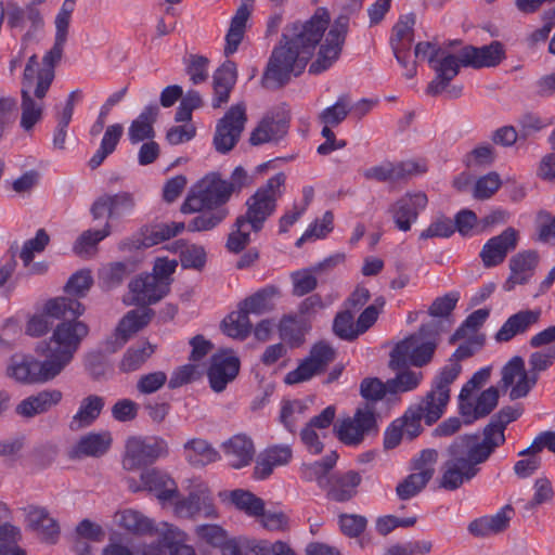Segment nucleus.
I'll list each match as a JSON object with an SVG mask.
<instances>
[{
  "label": "nucleus",
  "mask_w": 555,
  "mask_h": 555,
  "mask_svg": "<svg viewBox=\"0 0 555 555\" xmlns=\"http://www.w3.org/2000/svg\"><path fill=\"white\" fill-rule=\"evenodd\" d=\"M230 499L237 509L248 516L259 517L260 514H263V500L249 491L242 489L234 490L230 493Z\"/></svg>",
  "instance_id": "603ef678"
},
{
  "label": "nucleus",
  "mask_w": 555,
  "mask_h": 555,
  "mask_svg": "<svg viewBox=\"0 0 555 555\" xmlns=\"http://www.w3.org/2000/svg\"><path fill=\"white\" fill-rule=\"evenodd\" d=\"M159 108L157 105H149L144 107L139 117L134 119L129 129L128 137L132 144H138L144 140L153 139L155 131L153 124L156 120Z\"/></svg>",
  "instance_id": "ea45409f"
},
{
  "label": "nucleus",
  "mask_w": 555,
  "mask_h": 555,
  "mask_svg": "<svg viewBox=\"0 0 555 555\" xmlns=\"http://www.w3.org/2000/svg\"><path fill=\"white\" fill-rule=\"evenodd\" d=\"M122 133L124 128L120 124L111 125L105 129L100 147L89 160V167L91 169L100 167L105 158L115 151Z\"/></svg>",
  "instance_id": "37998d69"
},
{
  "label": "nucleus",
  "mask_w": 555,
  "mask_h": 555,
  "mask_svg": "<svg viewBox=\"0 0 555 555\" xmlns=\"http://www.w3.org/2000/svg\"><path fill=\"white\" fill-rule=\"evenodd\" d=\"M153 315L154 311L150 308L130 310L119 320L116 326L118 333H122L130 339L151 322Z\"/></svg>",
  "instance_id": "c03bdc74"
},
{
  "label": "nucleus",
  "mask_w": 555,
  "mask_h": 555,
  "mask_svg": "<svg viewBox=\"0 0 555 555\" xmlns=\"http://www.w3.org/2000/svg\"><path fill=\"white\" fill-rule=\"evenodd\" d=\"M168 454L167 441L158 436H133L127 439L122 466L134 470L156 462Z\"/></svg>",
  "instance_id": "9d476101"
},
{
  "label": "nucleus",
  "mask_w": 555,
  "mask_h": 555,
  "mask_svg": "<svg viewBox=\"0 0 555 555\" xmlns=\"http://www.w3.org/2000/svg\"><path fill=\"white\" fill-rule=\"evenodd\" d=\"M112 436L108 431L89 433L82 436L72 450V457H100L111 448Z\"/></svg>",
  "instance_id": "2f4dec72"
},
{
  "label": "nucleus",
  "mask_w": 555,
  "mask_h": 555,
  "mask_svg": "<svg viewBox=\"0 0 555 555\" xmlns=\"http://www.w3.org/2000/svg\"><path fill=\"white\" fill-rule=\"evenodd\" d=\"M309 60L294 44H288L282 39L281 44L271 54L262 85L269 89L282 87L291 79L292 75H300Z\"/></svg>",
  "instance_id": "423d86ee"
},
{
  "label": "nucleus",
  "mask_w": 555,
  "mask_h": 555,
  "mask_svg": "<svg viewBox=\"0 0 555 555\" xmlns=\"http://www.w3.org/2000/svg\"><path fill=\"white\" fill-rule=\"evenodd\" d=\"M537 379L535 374L526 371L524 359L514 357L502 369L501 386L504 389L511 388L509 398L516 400L526 397Z\"/></svg>",
  "instance_id": "6ab92c4d"
},
{
  "label": "nucleus",
  "mask_w": 555,
  "mask_h": 555,
  "mask_svg": "<svg viewBox=\"0 0 555 555\" xmlns=\"http://www.w3.org/2000/svg\"><path fill=\"white\" fill-rule=\"evenodd\" d=\"M521 414L519 409L504 406L491 417L483 428L482 440L476 435L456 438L448 448V460L441 467L440 487L453 491L473 479L479 472L478 465L486 462L494 450L505 442V428Z\"/></svg>",
  "instance_id": "f257e3e1"
},
{
  "label": "nucleus",
  "mask_w": 555,
  "mask_h": 555,
  "mask_svg": "<svg viewBox=\"0 0 555 555\" xmlns=\"http://www.w3.org/2000/svg\"><path fill=\"white\" fill-rule=\"evenodd\" d=\"M293 456V451L289 446L286 444H274L268 447L263 452L260 453L254 475L257 479L268 478L273 469L278 466H284L289 463Z\"/></svg>",
  "instance_id": "c85d7f7f"
},
{
  "label": "nucleus",
  "mask_w": 555,
  "mask_h": 555,
  "mask_svg": "<svg viewBox=\"0 0 555 555\" xmlns=\"http://www.w3.org/2000/svg\"><path fill=\"white\" fill-rule=\"evenodd\" d=\"M361 480L360 474L354 470L332 475L330 483L325 488L327 489V496L336 502L348 501L356 495Z\"/></svg>",
  "instance_id": "f704fd0d"
},
{
  "label": "nucleus",
  "mask_w": 555,
  "mask_h": 555,
  "mask_svg": "<svg viewBox=\"0 0 555 555\" xmlns=\"http://www.w3.org/2000/svg\"><path fill=\"white\" fill-rule=\"evenodd\" d=\"M112 233V225L105 222L102 229L87 230L81 233L74 244V251L82 257L90 256L94 253L96 245Z\"/></svg>",
  "instance_id": "de8ad7c7"
},
{
  "label": "nucleus",
  "mask_w": 555,
  "mask_h": 555,
  "mask_svg": "<svg viewBox=\"0 0 555 555\" xmlns=\"http://www.w3.org/2000/svg\"><path fill=\"white\" fill-rule=\"evenodd\" d=\"M255 0H242L234 16L231 20L230 28L225 36L224 54L227 56L237 51L243 40L246 23L250 16Z\"/></svg>",
  "instance_id": "c756f323"
},
{
  "label": "nucleus",
  "mask_w": 555,
  "mask_h": 555,
  "mask_svg": "<svg viewBox=\"0 0 555 555\" xmlns=\"http://www.w3.org/2000/svg\"><path fill=\"white\" fill-rule=\"evenodd\" d=\"M89 327L83 322L59 323L49 340L40 341L36 352L46 358L39 361L30 354H14L7 374L23 385L43 384L55 378L70 363Z\"/></svg>",
  "instance_id": "f03ea898"
},
{
  "label": "nucleus",
  "mask_w": 555,
  "mask_h": 555,
  "mask_svg": "<svg viewBox=\"0 0 555 555\" xmlns=\"http://www.w3.org/2000/svg\"><path fill=\"white\" fill-rule=\"evenodd\" d=\"M428 203L425 193H406L397 199L388 209L396 227L403 232L411 230L412 224L417 220Z\"/></svg>",
  "instance_id": "aec40b11"
},
{
  "label": "nucleus",
  "mask_w": 555,
  "mask_h": 555,
  "mask_svg": "<svg viewBox=\"0 0 555 555\" xmlns=\"http://www.w3.org/2000/svg\"><path fill=\"white\" fill-rule=\"evenodd\" d=\"M351 112V103L348 95H340L337 101L323 109L319 115V120L326 126L337 127Z\"/></svg>",
  "instance_id": "5fc2aeb1"
},
{
  "label": "nucleus",
  "mask_w": 555,
  "mask_h": 555,
  "mask_svg": "<svg viewBox=\"0 0 555 555\" xmlns=\"http://www.w3.org/2000/svg\"><path fill=\"white\" fill-rule=\"evenodd\" d=\"M334 359L335 350L326 343H318L312 347L309 357L285 375L284 382L287 385L307 382L323 372Z\"/></svg>",
  "instance_id": "dca6fc26"
},
{
  "label": "nucleus",
  "mask_w": 555,
  "mask_h": 555,
  "mask_svg": "<svg viewBox=\"0 0 555 555\" xmlns=\"http://www.w3.org/2000/svg\"><path fill=\"white\" fill-rule=\"evenodd\" d=\"M504 57V49L501 42L493 41L488 46L476 48L468 46L463 48L456 56L459 66L481 68L496 66Z\"/></svg>",
  "instance_id": "393cba45"
},
{
  "label": "nucleus",
  "mask_w": 555,
  "mask_h": 555,
  "mask_svg": "<svg viewBox=\"0 0 555 555\" xmlns=\"http://www.w3.org/2000/svg\"><path fill=\"white\" fill-rule=\"evenodd\" d=\"M221 326L225 335L237 339L246 338L251 328L248 314L242 308L237 311L231 312L222 321Z\"/></svg>",
  "instance_id": "8fccbe9b"
},
{
  "label": "nucleus",
  "mask_w": 555,
  "mask_h": 555,
  "mask_svg": "<svg viewBox=\"0 0 555 555\" xmlns=\"http://www.w3.org/2000/svg\"><path fill=\"white\" fill-rule=\"evenodd\" d=\"M438 452L435 449H425L413 459L412 467L415 473L410 474L398 483L396 492L401 500H409L420 493L435 474V464Z\"/></svg>",
  "instance_id": "ddd939ff"
},
{
  "label": "nucleus",
  "mask_w": 555,
  "mask_h": 555,
  "mask_svg": "<svg viewBox=\"0 0 555 555\" xmlns=\"http://www.w3.org/2000/svg\"><path fill=\"white\" fill-rule=\"evenodd\" d=\"M175 500L173 514L179 518L195 520L198 518L215 519L218 517L212 499L205 488L193 490L188 496Z\"/></svg>",
  "instance_id": "a211bd4d"
},
{
  "label": "nucleus",
  "mask_w": 555,
  "mask_h": 555,
  "mask_svg": "<svg viewBox=\"0 0 555 555\" xmlns=\"http://www.w3.org/2000/svg\"><path fill=\"white\" fill-rule=\"evenodd\" d=\"M279 295V289L275 286H267L259 289L254 295L247 297L241 308L246 311L247 314L256 313L260 314L272 308V299Z\"/></svg>",
  "instance_id": "3c124183"
},
{
  "label": "nucleus",
  "mask_w": 555,
  "mask_h": 555,
  "mask_svg": "<svg viewBox=\"0 0 555 555\" xmlns=\"http://www.w3.org/2000/svg\"><path fill=\"white\" fill-rule=\"evenodd\" d=\"M144 489L155 494L162 504L172 502L179 491L176 481L166 473L151 469L141 475Z\"/></svg>",
  "instance_id": "cd10ccee"
},
{
  "label": "nucleus",
  "mask_w": 555,
  "mask_h": 555,
  "mask_svg": "<svg viewBox=\"0 0 555 555\" xmlns=\"http://www.w3.org/2000/svg\"><path fill=\"white\" fill-rule=\"evenodd\" d=\"M288 129V122L284 118L266 116L250 134L249 141L253 145H260L282 139Z\"/></svg>",
  "instance_id": "4c0bfd02"
},
{
  "label": "nucleus",
  "mask_w": 555,
  "mask_h": 555,
  "mask_svg": "<svg viewBox=\"0 0 555 555\" xmlns=\"http://www.w3.org/2000/svg\"><path fill=\"white\" fill-rule=\"evenodd\" d=\"M194 532L201 541L214 547L221 546L228 538L225 530L218 525H198Z\"/></svg>",
  "instance_id": "69168bd1"
},
{
  "label": "nucleus",
  "mask_w": 555,
  "mask_h": 555,
  "mask_svg": "<svg viewBox=\"0 0 555 555\" xmlns=\"http://www.w3.org/2000/svg\"><path fill=\"white\" fill-rule=\"evenodd\" d=\"M415 56L427 59L436 72L435 78L428 83L426 93L433 96L446 93L449 99L461 96L462 86H450V82L459 75V63L455 55L444 52L440 47L422 41L415 46Z\"/></svg>",
  "instance_id": "20e7f679"
},
{
  "label": "nucleus",
  "mask_w": 555,
  "mask_h": 555,
  "mask_svg": "<svg viewBox=\"0 0 555 555\" xmlns=\"http://www.w3.org/2000/svg\"><path fill=\"white\" fill-rule=\"evenodd\" d=\"M459 299L460 295L457 292H451L442 297L436 298L429 307V314L434 318L450 319L449 317Z\"/></svg>",
  "instance_id": "338daca9"
},
{
  "label": "nucleus",
  "mask_w": 555,
  "mask_h": 555,
  "mask_svg": "<svg viewBox=\"0 0 555 555\" xmlns=\"http://www.w3.org/2000/svg\"><path fill=\"white\" fill-rule=\"evenodd\" d=\"M104 408V399L96 395H90L83 398L80 402L79 409L72 417L69 428L72 430H80L94 423L100 416Z\"/></svg>",
  "instance_id": "58836bf2"
},
{
  "label": "nucleus",
  "mask_w": 555,
  "mask_h": 555,
  "mask_svg": "<svg viewBox=\"0 0 555 555\" xmlns=\"http://www.w3.org/2000/svg\"><path fill=\"white\" fill-rule=\"evenodd\" d=\"M415 15H402L392 28L390 44L397 61L406 66L405 56L409 54L414 38Z\"/></svg>",
  "instance_id": "bb28decb"
},
{
  "label": "nucleus",
  "mask_w": 555,
  "mask_h": 555,
  "mask_svg": "<svg viewBox=\"0 0 555 555\" xmlns=\"http://www.w3.org/2000/svg\"><path fill=\"white\" fill-rule=\"evenodd\" d=\"M539 262L537 251L524 250L509 259V276L503 284L506 292H511L516 285H522L530 281Z\"/></svg>",
  "instance_id": "a878e982"
},
{
  "label": "nucleus",
  "mask_w": 555,
  "mask_h": 555,
  "mask_svg": "<svg viewBox=\"0 0 555 555\" xmlns=\"http://www.w3.org/2000/svg\"><path fill=\"white\" fill-rule=\"evenodd\" d=\"M116 524L134 534H153L154 522L134 509H124L115 515Z\"/></svg>",
  "instance_id": "79ce46f5"
},
{
  "label": "nucleus",
  "mask_w": 555,
  "mask_h": 555,
  "mask_svg": "<svg viewBox=\"0 0 555 555\" xmlns=\"http://www.w3.org/2000/svg\"><path fill=\"white\" fill-rule=\"evenodd\" d=\"M62 397V392L57 389L42 390L35 396L24 399L16 406V412L18 415L24 417H34L35 415L44 413L52 406L59 404Z\"/></svg>",
  "instance_id": "72a5a7b5"
},
{
  "label": "nucleus",
  "mask_w": 555,
  "mask_h": 555,
  "mask_svg": "<svg viewBox=\"0 0 555 555\" xmlns=\"http://www.w3.org/2000/svg\"><path fill=\"white\" fill-rule=\"evenodd\" d=\"M153 534L160 538L163 545L168 551L182 542H188L189 539L185 531L169 522H160L158 526H154Z\"/></svg>",
  "instance_id": "bf43d9fd"
},
{
  "label": "nucleus",
  "mask_w": 555,
  "mask_h": 555,
  "mask_svg": "<svg viewBox=\"0 0 555 555\" xmlns=\"http://www.w3.org/2000/svg\"><path fill=\"white\" fill-rule=\"evenodd\" d=\"M254 228L241 218H236L233 231L229 234L227 247L232 253H240L250 243Z\"/></svg>",
  "instance_id": "6e6d98bb"
},
{
  "label": "nucleus",
  "mask_w": 555,
  "mask_h": 555,
  "mask_svg": "<svg viewBox=\"0 0 555 555\" xmlns=\"http://www.w3.org/2000/svg\"><path fill=\"white\" fill-rule=\"evenodd\" d=\"M93 279L89 270H80L74 273L65 285L68 295L83 297L91 288Z\"/></svg>",
  "instance_id": "052dcab7"
},
{
  "label": "nucleus",
  "mask_w": 555,
  "mask_h": 555,
  "mask_svg": "<svg viewBox=\"0 0 555 555\" xmlns=\"http://www.w3.org/2000/svg\"><path fill=\"white\" fill-rule=\"evenodd\" d=\"M501 184L499 173L489 172L476 181L473 195L477 199H488L500 189Z\"/></svg>",
  "instance_id": "e2e57ef3"
},
{
  "label": "nucleus",
  "mask_w": 555,
  "mask_h": 555,
  "mask_svg": "<svg viewBox=\"0 0 555 555\" xmlns=\"http://www.w3.org/2000/svg\"><path fill=\"white\" fill-rule=\"evenodd\" d=\"M437 340L424 339L421 335H411L399 341L390 352L389 367L399 370L412 364L422 367L433 359Z\"/></svg>",
  "instance_id": "9b49d317"
},
{
  "label": "nucleus",
  "mask_w": 555,
  "mask_h": 555,
  "mask_svg": "<svg viewBox=\"0 0 555 555\" xmlns=\"http://www.w3.org/2000/svg\"><path fill=\"white\" fill-rule=\"evenodd\" d=\"M65 42L54 40L43 55L39 68L38 56L33 54L26 63L21 81V127L29 132L42 119L46 98L55 77L54 67L61 61Z\"/></svg>",
  "instance_id": "7ed1b4c3"
},
{
  "label": "nucleus",
  "mask_w": 555,
  "mask_h": 555,
  "mask_svg": "<svg viewBox=\"0 0 555 555\" xmlns=\"http://www.w3.org/2000/svg\"><path fill=\"white\" fill-rule=\"evenodd\" d=\"M335 431L338 439L347 446H358L369 435L377 433L374 411L367 404L356 411L353 417L341 420Z\"/></svg>",
  "instance_id": "4468645a"
},
{
  "label": "nucleus",
  "mask_w": 555,
  "mask_h": 555,
  "mask_svg": "<svg viewBox=\"0 0 555 555\" xmlns=\"http://www.w3.org/2000/svg\"><path fill=\"white\" fill-rule=\"evenodd\" d=\"M393 378L387 380L388 392L399 393L416 389L423 380V373L403 367Z\"/></svg>",
  "instance_id": "864d4df0"
},
{
  "label": "nucleus",
  "mask_w": 555,
  "mask_h": 555,
  "mask_svg": "<svg viewBox=\"0 0 555 555\" xmlns=\"http://www.w3.org/2000/svg\"><path fill=\"white\" fill-rule=\"evenodd\" d=\"M246 122V109L243 104L230 107L216 126L214 145L220 153L231 151L241 138Z\"/></svg>",
  "instance_id": "2eb2a0df"
},
{
  "label": "nucleus",
  "mask_w": 555,
  "mask_h": 555,
  "mask_svg": "<svg viewBox=\"0 0 555 555\" xmlns=\"http://www.w3.org/2000/svg\"><path fill=\"white\" fill-rule=\"evenodd\" d=\"M223 452L233 468L247 466L255 454L253 441L245 435H235L222 444Z\"/></svg>",
  "instance_id": "c9c22d12"
},
{
  "label": "nucleus",
  "mask_w": 555,
  "mask_h": 555,
  "mask_svg": "<svg viewBox=\"0 0 555 555\" xmlns=\"http://www.w3.org/2000/svg\"><path fill=\"white\" fill-rule=\"evenodd\" d=\"M489 317L487 309H478L470 313L463 324L452 335L450 341L454 343L459 339L469 338L473 336L486 322Z\"/></svg>",
  "instance_id": "4d7b16f0"
},
{
  "label": "nucleus",
  "mask_w": 555,
  "mask_h": 555,
  "mask_svg": "<svg viewBox=\"0 0 555 555\" xmlns=\"http://www.w3.org/2000/svg\"><path fill=\"white\" fill-rule=\"evenodd\" d=\"M519 233L514 228H506L501 234L491 237L481 248L480 258L486 268L501 264L507 254L518 244Z\"/></svg>",
  "instance_id": "5701e85b"
},
{
  "label": "nucleus",
  "mask_w": 555,
  "mask_h": 555,
  "mask_svg": "<svg viewBox=\"0 0 555 555\" xmlns=\"http://www.w3.org/2000/svg\"><path fill=\"white\" fill-rule=\"evenodd\" d=\"M185 230L184 222L156 223L141 229L137 247H152L177 236Z\"/></svg>",
  "instance_id": "e433bc0d"
},
{
  "label": "nucleus",
  "mask_w": 555,
  "mask_h": 555,
  "mask_svg": "<svg viewBox=\"0 0 555 555\" xmlns=\"http://www.w3.org/2000/svg\"><path fill=\"white\" fill-rule=\"evenodd\" d=\"M183 449L185 460L193 466H204L219 459L218 452L204 439H191Z\"/></svg>",
  "instance_id": "a19ab883"
},
{
  "label": "nucleus",
  "mask_w": 555,
  "mask_h": 555,
  "mask_svg": "<svg viewBox=\"0 0 555 555\" xmlns=\"http://www.w3.org/2000/svg\"><path fill=\"white\" fill-rule=\"evenodd\" d=\"M459 408L461 415L465 418L466 424L489 415L499 402V390L495 387H489L483 390L476 399L473 395L467 397L459 396Z\"/></svg>",
  "instance_id": "b1692460"
},
{
  "label": "nucleus",
  "mask_w": 555,
  "mask_h": 555,
  "mask_svg": "<svg viewBox=\"0 0 555 555\" xmlns=\"http://www.w3.org/2000/svg\"><path fill=\"white\" fill-rule=\"evenodd\" d=\"M422 420L424 416L411 405L401 418H398L400 425H402L403 434L410 439L417 437L422 430Z\"/></svg>",
  "instance_id": "774afa93"
},
{
  "label": "nucleus",
  "mask_w": 555,
  "mask_h": 555,
  "mask_svg": "<svg viewBox=\"0 0 555 555\" xmlns=\"http://www.w3.org/2000/svg\"><path fill=\"white\" fill-rule=\"evenodd\" d=\"M334 223V215L332 211H325L322 216L321 220H317L314 223L310 224V227L307 229V231L304 233V235L298 240L297 246H300V244L310 238H323L325 237L330 232L333 231Z\"/></svg>",
  "instance_id": "0e129e2a"
},
{
  "label": "nucleus",
  "mask_w": 555,
  "mask_h": 555,
  "mask_svg": "<svg viewBox=\"0 0 555 555\" xmlns=\"http://www.w3.org/2000/svg\"><path fill=\"white\" fill-rule=\"evenodd\" d=\"M131 300L124 299L126 305L147 306L159 301L168 292V283L158 281L157 276L142 274L129 283Z\"/></svg>",
  "instance_id": "4be33fe9"
},
{
  "label": "nucleus",
  "mask_w": 555,
  "mask_h": 555,
  "mask_svg": "<svg viewBox=\"0 0 555 555\" xmlns=\"http://www.w3.org/2000/svg\"><path fill=\"white\" fill-rule=\"evenodd\" d=\"M348 30L349 16L347 14H341L335 18L327 34L323 36L324 40L320 44L317 59L309 67L311 74L325 72L339 59Z\"/></svg>",
  "instance_id": "f8f14e48"
},
{
  "label": "nucleus",
  "mask_w": 555,
  "mask_h": 555,
  "mask_svg": "<svg viewBox=\"0 0 555 555\" xmlns=\"http://www.w3.org/2000/svg\"><path fill=\"white\" fill-rule=\"evenodd\" d=\"M333 331L335 335L345 340H354L359 337L358 324H354L353 314L346 310L336 314L333 322Z\"/></svg>",
  "instance_id": "13d9d810"
},
{
  "label": "nucleus",
  "mask_w": 555,
  "mask_h": 555,
  "mask_svg": "<svg viewBox=\"0 0 555 555\" xmlns=\"http://www.w3.org/2000/svg\"><path fill=\"white\" fill-rule=\"evenodd\" d=\"M540 315V310H521L511 315L496 332L495 339L500 343H505L517 335L526 333L532 325L538 323Z\"/></svg>",
  "instance_id": "7c9ffc66"
},
{
  "label": "nucleus",
  "mask_w": 555,
  "mask_h": 555,
  "mask_svg": "<svg viewBox=\"0 0 555 555\" xmlns=\"http://www.w3.org/2000/svg\"><path fill=\"white\" fill-rule=\"evenodd\" d=\"M185 225L191 232L210 231L220 224L229 215L228 208H204Z\"/></svg>",
  "instance_id": "09e8293b"
},
{
  "label": "nucleus",
  "mask_w": 555,
  "mask_h": 555,
  "mask_svg": "<svg viewBox=\"0 0 555 555\" xmlns=\"http://www.w3.org/2000/svg\"><path fill=\"white\" fill-rule=\"evenodd\" d=\"M285 181L286 176L279 172L268 179L246 199V211L238 218L250 224L254 228V233L260 232L266 221L275 212L278 201L285 190Z\"/></svg>",
  "instance_id": "39448f33"
},
{
  "label": "nucleus",
  "mask_w": 555,
  "mask_h": 555,
  "mask_svg": "<svg viewBox=\"0 0 555 555\" xmlns=\"http://www.w3.org/2000/svg\"><path fill=\"white\" fill-rule=\"evenodd\" d=\"M85 311V307L77 299L56 297L47 301L41 314L29 319L26 334L33 337L44 335L53 322L51 319H64V322H78L76 319Z\"/></svg>",
  "instance_id": "1a4fd4ad"
},
{
  "label": "nucleus",
  "mask_w": 555,
  "mask_h": 555,
  "mask_svg": "<svg viewBox=\"0 0 555 555\" xmlns=\"http://www.w3.org/2000/svg\"><path fill=\"white\" fill-rule=\"evenodd\" d=\"M240 371V360L231 350H221L210 359L207 377L211 389L221 392L234 380Z\"/></svg>",
  "instance_id": "412c9836"
},
{
  "label": "nucleus",
  "mask_w": 555,
  "mask_h": 555,
  "mask_svg": "<svg viewBox=\"0 0 555 555\" xmlns=\"http://www.w3.org/2000/svg\"><path fill=\"white\" fill-rule=\"evenodd\" d=\"M154 351L155 347L149 341H140L127 349L120 361L119 369L126 373L137 371L146 362Z\"/></svg>",
  "instance_id": "49530a36"
},
{
  "label": "nucleus",
  "mask_w": 555,
  "mask_h": 555,
  "mask_svg": "<svg viewBox=\"0 0 555 555\" xmlns=\"http://www.w3.org/2000/svg\"><path fill=\"white\" fill-rule=\"evenodd\" d=\"M338 455L332 451L323 460L315 461L312 464L305 465L302 476L308 481H317L321 488H326L330 483L328 472L335 466Z\"/></svg>",
  "instance_id": "a18cd8bd"
},
{
  "label": "nucleus",
  "mask_w": 555,
  "mask_h": 555,
  "mask_svg": "<svg viewBox=\"0 0 555 555\" xmlns=\"http://www.w3.org/2000/svg\"><path fill=\"white\" fill-rule=\"evenodd\" d=\"M449 401L450 395L446 390L439 391L431 386V389L413 406L424 416L425 423L430 426L444 414Z\"/></svg>",
  "instance_id": "473e14b6"
},
{
  "label": "nucleus",
  "mask_w": 555,
  "mask_h": 555,
  "mask_svg": "<svg viewBox=\"0 0 555 555\" xmlns=\"http://www.w3.org/2000/svg\"><path fill=\"white\" fill-rule=\"evenodd\" d=\"M231 196L227 180L221 179L219 173L212 172L196 183L181 205V211L194 214L204 208H227L224 205Z\"/></svg>",
  "instance_id": "0eeeda50"
},
{
  "label": "nucleus",
  "mask_w": 555,
  "mask_h": 555,
  "mask_svg": "<svg viewBox=\"0 0 555 555\" xmlns=\"http://www.w3.org/2000/svg\"><path fill=\"white\" fill-rule=\"evenodd\" d=\"M134 208L135 198L132 193H104L92 203L90 214L94 220L106 218L111 223L130 215Z\"/></svg>",
  "instance_id": "f3484780"
},
{
  "label": "nucleus",
  "mask_w": 555,
  "mask_h": 555,
  "mask_svg": "<svg viewBox=\"0 0 555 555\" xmlns=\"http://www.w3.org/2000/svg\"><path fill=\"white\" fill-rule=\"evenodd\" d=\"M49 243V235L43 229L37 231L36 236L26 241L21 250L20 257L24 266H29L36 253H41Z\"/></svg>",
  "instance_id": "680f3d73"
},
{
  "label": "nucleus",
  "mask_w": 555,
  "mask_h": 555,
  "mask_svg": "<svg viewBox=\"0 0 555 555\" xmlns=\"http://www.w3.org/2000/svg\"><path fill=\"white\" fill-rule=\"evenodd\" d=\"M328 24L327 12L319 9L308 21L288 26L283 34V40L288 44H294L308 59H311L317 44L321 42L328 28Z\"/></svg>",
  "instance_id": "6e6552de"
}]
</instances>
